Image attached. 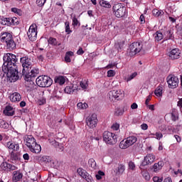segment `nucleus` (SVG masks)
Instances as JSON below:
<instances>
[{
  "instance_id": "1",
  "label": "nucleus",
  "mask_w": 182,
  "mask_h": 182,
  "mask_svg": "<svg viewBox=\"0 0 182 182\" xmlns=\"http://www.w3.org/2000/svg\"><path fill=\"white\" fill-rule=\"evenodd\" d=\"M4 64L2 65V71L11 80H18L19 79V72H18V58L16 55L12 53L4 54L3 57Z\"/></svg>"
},
{
  "instance_id": "2",
  "label": "nucleus",
  "mask_w": 182,
  "mask_h": 182,
  "mask_svg": "<svg viewBox=\"0 0 182 182\" xmlns=\"http://www.w3.org/2000/svg\"><path fill=\"white\" fill-rule=\"evenodd\" d=\"M20 62L23 66L22 76H24V80L30 85H35L33 80L39 75V69L32 67V60L28 57L21 58Z\"/></svg>"
},
{
  "instance_id": "3",
  "label": "nucleus",
  "mask_w": 182,
  "mask_h": 182,
  "mask_svg": "<svg viewBox=\"0 0 182 182\" xmlns=\"http://www.w3.org/2000/svg\"><path fill=\"white\" fill-rule=\"evenodd\" d=\"M112 12L116 18H124L127 15V9L123 4L118 3L112 6Z\"/></svg>"
},
{
  "instance_id": "4",
  "label": "nucleus",
  "mask_w": 182,
  "mask_h": 182,
  "mask_svg": "<svg viewBox=\"0 0 182 182\" xmlns=\"http://www.w3.org/2000/svg\"><path fill=\"white\" fill-rule=\"evenodd\" d=\"M36 83L39 87H50L53 80L48 75H40L36 78Z\"/></svg>"
},
{
  "instance_id": "5",
  "label": "nucleus",
  "mask_w": 182,
  "mask_h": 182,
  "mask_svg": "<svg viewBox=\"0 0 182 182\" xmlns=\"http://www.w3.org/2000/svg\"><path fill=\"white\" fill-rule=\"evenodd\" d=\"M103 140L107 143V144H116L117 143V135H115L114 133H112L109 131H105L103 133Z\"/></svg>"
},
{
  "instance_id": "6",
  "label": "nucleus",
  "mask_w": 182,
  "mask_h": 182,
  "mask_svg": "<svg viewBox=\"0 0 182 182\" xmlns=\"http://www.w3.org/2000/svg\"><path fill=\"white\" fill-rule=\"evenodd\" d=\"M137 141V137L135 136H128L127 139H123L120 143H119V149H129L130 146H133L134 143Z\"/></svg>"
},
{
  "instance_id": "7",
  "label": "nucleus",
  "mask_w": 182,
  "mask_h": 182,
  "mask_svg": "<svg viewBox=\"0 0 182 182\" xmlns=\"http://www.w3.org/2000/svg\"><path fill=\"white\" fill-rule=\"evenodd\" d=\"M143 48V45H141L140 43H132L127 49L128 53H129V56H134V55H137L141 49Z\"/></svg>"
},
{
  "instance_id": "8",
  "label": "nucleus",
  "mask_w": 182,
  "mask_h": 182,
  "mask_svg": "<svg viewBox=\"0 0 182 182\" xmlns=\"http://www.w3.org/2000/svg\"><path fill=\"white\" fill-rule=\"evenodd\" d=\"M154 160H156V156L152 154H147L142 161L139 168L142 170V168H144L146 166H150L153 164V163H154Z\"/></svg>"
},
{
  "instance_id": "9",
  "label": "nucleus",
  "mask_w": 182,
  "mask_h": 182,
  "mask_svg": "<svg viewBox=\"0 0 182 182\" xmlns=\"http://www.w3.org/2000/svg\"><path fill=\"white\" fill-rule=\"evenodd\" d=\"M97 114H92L86 119L87 126H88L90 129H95V127L97 126Z\"/></svg>"
},
{
  "instance_id": "10",
  "label": "nucleus",
  "mask_w": 182,
  "mask_h": 182,
  "mask_svg": "<svg viewBox=\"0 0 182 182\" xmlns=\"http://www.w3.org/2000/svg\"><path fill=\"white\" fill-rule=\"evenodd\" d=\"M36 28V24H32L27 32L28 39H30V41L32 42L36 41V36H38V31Z\"/></svg>"
},
{
  "instance_id": "11",
  "label": "nucleus",
  "mask_w": 182,
  "mask_h": 182,
  "mask_svg": "<svg viewBox=\"0 0 182 182\" xmlns=\"http://www.w3.org/2000/svg\"><path fill=\"white\" fill-rule=\"evenodd\" d=\"M166 80L170 89H176L178 86V77L175 75H168Z\"/></svg>"
},
{
  "instance_id": "12",
  "label": "nucleus",
  "mask_w": 182,
  "mask_h": 182,
  "mask_svg": "<svg viewBox=\"0 0 182 182\" xmlns=\"http://www.w3.org/2000/svg\"><path fill=\"white\" fill-rule=\"evenodd\" d=\"M35 160L41 164H48L52 161L50 157L48 156H36Z\"/></svg>"
},
{
  "instance_id": "13",
  "label": "nucleus",
  "mask_w": 182,
  "mask_h": 182,
  "mask_svg": "<svg viewBox=\"0 0 182 182\" xmlns=\"http://www.w3.org/2000/svg\"><path fill=\"white\" fill-rule=\"evenodd\" d=\"M168 57L169 59H171V60L179 59L180 50H178V48H173L171 51L168 53Z\"/></svg>"
},
{
  "instance_id": "14",
  "label": "nucleus",
  "mask_w": 182,
  "mask_h": 182,
  "mask_svg": "<svg viewBox=\"0 0 182 182\" xmlns=\"http://www.w3.org/2000/svg\"><path fill=\"white\" fill-rule=\"evenodd\" d=\"M26 145L28 149H31V147H33L35 144H36V139L32 135H29L26 138Z\"/></svg>"
},
{
  "instance_id": "15",
  "label": "nucleus",
  "mask_w": 182,
  "mask_h": 182,
  "mask_svg": "<svg viewBox=\"0 0 182 182\" xmlns=\"http://www.w3.org/2000/svg\"><path fill=\"white\" fill-rule=\"evenodd\" d=\"M0 38H1V42H5L6 43V42H8L14 38V37L12 36V34H11V33H8V32L1 33Z\"/></svg>"
},
{
  "instance_id": "16",
  "label": "nucleus",
  "mask_w": 182,
  "mask_h": 182,
  "mask_svg": "<svg viewBox=\"0 0 182 182\" xmlns=\"http://www.w3.org/2000/svg\"><path fill=\"white\" fill-rule=\"evenodd\" d=\"M76 90H77V86L73 84L68 85L64 89L65 93H67L68 95H72V93H74V92H76Z\"/></svg>"
},
{
  "instance_id": "17",
  "label": "nucleus",
  "mask_w": 182,
  "mask_h": 182,
  "mask_svg": "<svg viewBox=\"0 0 182 182\" xmlns=\"http://www.w3.org/2000/svg\"><path fill=\"white\" fill-rule=\"evenodd\" d=\"M164 166V162L163 161H160L158 163L154 164L151 169L154 171V173H157V171H160L161 168Z\"/></svg>"
},
{
  "instance_id": "18",
  "label": "nucleus",
  "mask_w": 182,
  "mask_h": 182,
  "mask_svg": "<svg viewBox=\"0 0 182 182\" xmlns=\"http://www.w3.org/2000/svg\"><path fill=\"white\" fill-rule=\"evenodd\" d=\"M126 170V166L124 164H118V167L114 170L116 176H122Z\"/></svg>"
},
{
  "instance_id": "19",
  "label": "nucleus",
  "mask_w": 182,
  "mask_h": 182,
  "mask_svg": "<svg viewBox=\"0 0 182 182\" xmlns=\"http://www.w3.org/2000/svg\"><path fill=\"white\" fill-rule=\"evenodd\" d=\"M11 102H21L22 96L19 92H14L9 96Z\"/></svg>"
},
{
  "instance_id": "20",
  "label": "nucleus",
  "mask_w": 182,
  "mask_h": 182,
  "mask_svg": "<svg viewBox=\"0 0 182 182\" xmlns=\"http://www.w3.org/2000/svg\"><path fill=\"white\" fill-rule=\"evenodd\" d=\"M23 177V174H22V173H21L19 171H14L13 172L12 180L14 182L20 181Z\"/></svg>"
},
{
  "instance_id": "21",
  "label": "nucleus",
  "mask_w": 182,
  "mask_h": 182,
  "mask_svg": "<svg viewBox=\"0 0 182 182\" xmlns=\"http://www.w3.org/2000/svg\"><path fill=\"white\" fill-rule=\"evenodd\" d=\"M6 147H8V149L10 150H13V151H18V150H19V144L9 141L6 144Z\"/></svg>"
},
{
  "instance_id": "22",
  "label": "nucleus",
  "mask_w": 182,
  "mask_h": 182,
  "mask_svg": "<svg viewBox=\"0 0 182 182\" xmlns=\"http://www.w3.org/2000/svg\"><path fill=\"white\" fill-rule=\"evenodd\" d=\"M55 83H58V85H65V82H66V77H63L62 75L56 76L54 78Z\"/></svg>"
},
{
  "instance_id": "23",
  "label": "nucleus",
  "mask_w": 182,
  "mask_h": 182,
  "mask_svg": "<svg viewBox=\"0 0 182 182\" xmlns=\"http://www.w3.org/2000/svg\"><path fill=\"white\" fill-rule=\"evenodd\" d=\"M4 113L6 116H14L15 114V110H14V107L11 106H6L4 110Z\"/></svg>"
},
{
  "instance_id": "24",
  "label": "nucleus",
  "mask_w": 182,
  "mask_h": 182,
  "mask_svg": "<svg viewBox=\"0 0 182 182\" xmlns=\"http://www.w3.org/2000/svg\"><path fill=\"white\" fill-rule=\"evenodd\" d=\"M29 150L32 153H36V154H38L40 151H42V148L41 147V145L36 142V144H34L33 146L29 148Z\"/></svg>"
},
{
  "instance_id": "25",
  "label": "nucleus",
  "mask_w": 182,
  "mask_h": 182,
  "mask_svg": "<svg viewBox=\"0 0 182 182\" xmlns=\"http://www.w3.org/2000/svg\"><path fill=\"white\" fill-rule=\"evenodd\" d=\"M124 41H117L114 44V48L117 49V52H122L124 46Z\"/></svg>"
},
{
  "instance_id": "26",
  "label": "nucleus",
  "mask_w": 182,
  "mask_h": 182,
  "mask_svg": "<svg viewBox=\"0 0 182 182\" xmlns=\"http://www.w3.org/2000/svg\"><path fill=\"white\" fill-rule=\"evenodd\" d=\"M0 23L1 25H7V26H11V25H12V18H2L0 19Z\"/></svg>"
},
{
  "instance_id": "27",
  "label": "nucleus",
  "mask_w": 182,
  "mask_h": 182,
  "mask_svg": "<svg viewBox=\"0 0 182 182\" xmlns=\"http://www.w3.org/2000/svg\"><path fill=\"white\" fill-rule=\"evenodd\" d=\"M127 106H124L123 108H117L114 112L115 116H123L124 112H127Z\"/></svg>"
},
{
  "instance_id": "28",
  "label": "nucleus",
  "mask_w": 182,
  "mask_h": 182,
  "mask_svg": "<svg viewBox=\"0 0 182 182\" xmlns=\"http://www.w3.org/2000/svg\"><path fill=\"white\" fill-rule=\"evenodd\" d=\"M6 48L9 50L15 49L16 48V43L14 41V38H11L9 41L6 42Z\"/></svg>"
},
{
  "instance_id": "29",
  "label": "nucleus",
  "mask_w": 182,
  "mask_h": 182,
  "mask_svg": "<svg viewBox=\"0 0 182 182\" xmlns=\"http://www.w3.org/2000/svg\"><path fill=\"white\" fill-rule=\"evenodd\" d=\"M73 55H74L73 52L68 51L65 55V62H66L67 63H70V62H72L70 57L73 56Z\"/></svg>"
},
{
  "instance_id": "30",
  "label": "nucleus",
  "mask_w": 182,
  "mask_h": 182,
  "mask_svg": "<svg viewBox=\"0 0 182 182\" xmlns=\"http://www.w3.org/2000/svg\"><path fill=\"white\" fill-rule=\"evenodd\" d=\"M109 95H112L113 97H114V99H119V97H120V95H122V90H113V91H110L109 92Z\"/></svg>"
},
{
  "instance_id": "31",
  "label": "nucleus",
  "mask_w": 182,
  "mask_h": 182,
  "mask_svg": "<svg viewBox=\"0 0 182 182\" xmlns=\"http://www.w3.org/2000/svg\"><path fill=\"white\" fill-rule=\"evenodd\" d=\"M152 14H153L154 16H156V17L163 16V15H164V11H163L162 10H159L157 9H154L152 11Z\"/></svg>"
},
{
  "instance_id": "32",
  "label": "nucleus",
  "mask_w": 182,
  "mask_h": 182,
  "mask_svg": "<svg viewBox=\"0 0 182 182\" xmlns=\"http://www.w3.org/2000/svg\"><path fill=\"white\" fill-rule=\"evenodd\" d=\"M100 6H102L103 8H108V9L112 8V5L110 4V3L105 0L100 1Z\"/></svg>"
},
{
  "instance_id": "33",
  "label": "nucleus",
  "mask_w": 182,
  "mask_h": 182,
  "mask_svg": "<svg viewBox=\"0 0 182 182\" xmlns=\"http://www.w3.org/2000/svg\"><path fill=\"white\" fill-rule=\"evenodd\" d=\"M154 36H155L156 41L158 42H160V41L163 39V33L160 32V31H156Z\"/></svg>"
},
{
  "instance_id": "34",
  "label": "nucleus",
  "mask_w": 182,
  "mask_h": 182,
  "mask_svg": "<svg viewBox=\"0 0 182 182\" xmlns=\"http://www.w3.org/2000/svg\"><path fill=\"white\" fill-rule=\"evenodd\" d=\"M54 146L57 149L58 151H63L65 147L63 146V144H60L58 141H55Z\"/></svg>"
},
{
  "instance_id": "35",
  "label": "nucleus",
  "mask_w": 182,
  "mask_h": 182,
  "mask_svg": "<svg viewBox=\"0 0 182 182\" xmlns=\"http://www.w3.org/2000/svg\"><path fill=\"white\" fill-rule=\"evenodd\" d=\"M82 178L86 180V181H87V182L93 181V178H92V176H90V174H89V173H87V172H85L84 173V176H82Z\"/></svg>"
},
{
  "instance_id": "36",
  "label": "nucleus",
  "mask_w": 182,
  "mask_h": 182,
  "mask_svg": "<svg viewBox=\"0 0 182 182\" xmlns=\"http://www.w3.org/2000/svg\"><path fill=\"white\" fill-rule=\"evenodd\" d=\"M154 93H155L156 96H157L158 97L163 96V88L158 87L155 90Z\"/></svg>"
},
{
  "instance_id": "37",
  "label": "nucleus",
  "mask_w": 182,
  "mask_h": 182,
  "mask_svg": "<svg viewBox=\"0 0 182 182\" xmlns=\"http://www.w3.org/2000/svg\"><path fill=\"white\" fill-rule=\"evenodd\" d=\"M77 106L78 109H81L82 110L89 107V105L86 102H78Z\"/></svg>"
},
{
  "instance_id": "38",
  "label": "nucleus",
  "mask_w": 182,
  "mask_h": 182,
  "mask_svg": "<svg viewBox=\"0 0 182 182\" xmlns=\"http://www.w3.org/2000/svg\"><path fill=\"white\" fill-rule=\"evenodd\" d=\"M10 159L11 160L14 161H16L18 160V154L14 152V151H12L11 153H10Z\"/></svg>"
},
{
  "instance_id": "39",
  "label": "nucleus",
  "mask_w": 182,
  "mask_h": 182,
  "mask_svg": "<svg viewBox=\"0 0 182 182\" xmlns=\"http://www.w3.org/2000/svg\"><path fill=\"white\" fill-rule=\"evenodd\" d=\"M88 164H89L90 167H91L94 170H96V167H97L96 166V161H95V159H89Z\"/></svg>"
},
{
  "instance_id": "40",
  "label": "nucleus",
  "mask_w": 182,
  "mask_h": 182,
  "mask_svg": "<svg viewBox=\"0 0 182 182\" xmlns=\"http://www.w3.org/2000/svg\"><path fill=\"white\" fill-rule=\"evenodd\" d=\"M97 180H102L105 177V172L102 171H98L97 173L95 175Z\"/></svg>"
},
{
  "instance_id": "41",
  "label": "nucleus",
  "mask_w": 182,
  "mask_h": 182,
  "mask_svg": "<svg viewBox=\"0 0 182 182\" xmlns=\"http://www.w3.org/2000/svg\"><path fill=\"white\" fill-rule=\"evenodd\" d=\"M65 32L69 35L70 33H72V31L70 30V23L69 21L65 22Z\"/></svg>"
},
{
  "instance_id": "42",
  "label": "nucleus",
  "mask_w": 182,
  "mask_h": 182,
  "mask_svg": "<svg viewBox=\"0 0 182 182\" xmlns=\"http://www.w3.org/2000/svg\"><path fill=\"white\" fill-rule=\"evenodd\" d=\"M136 76H137L136 72H134L132 74H131L130 75H128V77L126 79L127 82H130V80H133V79H134V77H136Z\"/></svg>"
},
{
  "instance_id": "43",
  "label": "nucleus",
  "mask_w": 182,
  "mask_h": 182,
  "mask_svg": "<svg viewBox=\"0 0 182 182\" xmlns=\"http://www.w3.org/2000/svg\"><path fill=\"white\" fill-rule=\"evenodd\" d=\"M11 12L17 14V15H19L20 16L22 15V10L17 8H11Z\"/></svg>"
},
{
  "instance_id": "44",
  "label": "nucleus",
  "mask_w": 182,
  "mask_h": 182,
  "mask_svg": "<svg viewBox=\"0 0 182 182\" xmlns=\"http://www.w3.org/2000/svg\"><path fill=\"white\" fill-rule=\"evenodd\" d=\"M9 164H8V162H3L1 164V168H2V170H9Z\"/></svg>"
},
{
  "instance_id": "45",
  "label": "nucleus",
  "mask_w": 182,
  "mask_h": 182,
  "mask_svg": "<svg viewBox=\"0 0 182 182\" xmlns=\"http://www.w3.org/2000/svg\"><path fill=\"white\" fill-rule=\"evenodd\" d=\"M77 173L81 177H83L85 176V173H87L86 171L83 170L82 168H78L77 170Z\"/></svg>"
},
{
  "instance_id": "46",
  "label": "nucleus",
  "mask_w": 182,
  "mask_h": 182,
  "mask_svg": "<svg viewBox=\"0 0 182 182\" xmlns=\"http://www.w3.org/2000/svg\"><path fill=\"white\" fill-rule=\"evenodd\" d=\"M48 42L49 45H53L54 46H55V45H57L56 38H50L48 40Z\"/></svg>"
},
{
  "instance_id": "47",
  "label": "nucleus",
  "mask_w": 182,
  "mask_h": 182,
  "mask_svg": "<svg viewBox=\"0 0 182 182\" xmlns=\"http://www.w3.org/2000/svg\"><path fill=\"white\" fill-rule=\"evenodd\" d=\"M46 2V0H36V4L38 6H43L45 5V3Z\"/></svg>"
},
{
  "instance_id": "48",
  "label": "nucleus",
  "mask_w": 182,
  "mask_h": 182,
  "mask_svg": "<svg viewBox=\"0 0 182 182\" xmlns=\"http://www.w3.org/2000/svg\"><path fill=\"white\" fill-rule=\"evenodd\" d=\"M171 120H173V122H176V120L178 119V116H177V114H176V112H172L171 114Z\"/></svg>"
},
{
  "instance_id": "49",
  "label": "nucleus",
  "mask_w": 182,
  "mask_h": 182,
  "mask_svg": "<svg viewBox=\"0 0 182 182\" xmlns=\"http://www.w3.org/2000/svg\"><path fill=\"white\" fill-rule=\"evenodd\" d=\"M142 176H143L144 178H145V180H146V181H149L150 180V174L148 172H144L142 173Z\"/></svg>"
},
{
  "instance_id": "50",
  "label": "nucleus",
  "mask_w": 182,
  "mask_h": 182,
  "mask_svg": "<svg viewBox=\"0 0 182 182\" xmlns=\"http://www.w3.org/2000/svg\"><path fill=\"white\" fill-rule=\"evenodd\" d=\"M73 25L74 26H77V25L80 26V23H79V21H77V18L76 17H74L73 19Z\"/></svg>"
},
{
  "instance_id": "51",
  "label": "nucleus",
  "mask_w": 182,
  "mask_h": 182,
  "mask_svg": "<svg viewBox=\"0 0 182 182\" xmlns=\"http://www.w3.org/2000/svg\"><path fill=\"white\" fill-rule=\"evenodd\" d=\"M107 76H108V77H113V76H114V70H108Z\"/></svg>"
},
{
  "instance_id": "52",
  "label": "nucleus",
  "mask_w": 182,
  "mask_h": 182,
  "mask_svg": "<svg viewBox=\"0 0 182 182\" xmlns=\"http://www.w3.org/2000/svg\"><path fill=\"white\" fill-rule=\"evenodd\" d=\"M0 127L6 129V123L3 119H0Z\"/></svg>"
},
{
  "instance_id": "53",
  "label": "nucleus",
  "mask_w": 182,
  "mask_h": 182,
  "mask_svg": "<svg viewBox=\"0 0 182 182\" xmlns=\"http://www.w3.org/2000/svg\"><path fill=\"white\" fill-rule=\"evenodd\" d=\"M129 167L131 170H134L136 168V165L134 164V162L133 161H129Z\"/></svg>"
},
{
  "instance_id": "54",
  "label": "nucleus",
  "mask_w": 182,
  "mask_h": 182,
  "mask_svg": "<svg viewBox=\"0 0 182 182\" xmlns=\"http://www.w3.org/2000/svg\"><path fill=\"white\" fill-rule=\"evenodd\" d=\"M153 181L154 182H161V181H163V178H159L158 176H154L153 178Z\"/></svg>"
},
{
  "instance_id": "55",
  "label": "nucleus",
  "mask_w": 182,
  "mask_h": 182,
  "mask_svg": "<svg viewBox=\"0 0 182 182\" xmlns=\"http://www.w3.org/2000/svg\"><path fill=\"white\" fill-rule=\"evenodd\" d=\"M120 127V125L117 123H115L112 126V130H119V128Z\"/></svg>"
},
{
  "instance_id": "56",
  "label": "nucleus",
  "mask_w": 182,
  "mask_h": 182,
  "mask_svg": "<svg viewBox=\"0 0 182 182\" xmlns=\"http://www.w3.org/2000/svg\"><path fill=\"white\" fill-rule=\"evenodd\" d=\"M177 106L180 108V111L182 113V98H180L178 103H177Z\"/></svg>"
},
{
  "instance_id": "57",
  "label": "nucleus",
  "mask_w": 182,
  "mask_h": 182,
  "mask_svg": "<svg viewBox=\"0 0 182 182\" xmlns=\"http://www.w3.org/2000/svg\"><path fill=\"white\" fill-rule=\"evenodd\" d=\"M155 136H156V139L158 140H160V139H162L163 138V134L161 133H159V132H156Z\"/></svg>"
},
{
  "instance_id": "58",
  "label": "nucleus",
  "mask_w": 182,
  "mask_h": 182,
  "mask_svg": "<svg viewBox=\"0 0 182 182\" xmlns=\"http://www.w3.org/2000/svg\"><path fill=\"white\" fill-rule=\"evenodd\" d=\"M9 170L14 171V170H16V166L9 164Z\"/></svg>"
},
{
  "instance_id": "59",
  "label": "nucleus",
  "mask_w": 182,
  "mask_h": 182,
  "mask_svg": "<svg viewBox=\"0 0 182 182\" xmlns=\"http://www.w3.org/2000/svg\"><path fill=\"white\" fill-rule=\"evenodd\" d=\"M83 53H85V51L83 50V48L80 47L77 51V55H83Z\"/></svg>"
},
{
  "instance_id": "60",
  "label": "nucleus",
  "mask_w": 182,
  "mask_h": 182,
  "mask_svg": "<svg viewBox=\"0 0 182 182\" xmlns=\"http://www.w3.org/2000/svg\"><path fill=\"white\" fill-rule=\"evenodd\" d=\"M166 35L168 37V39H171L173 38V34L171 33V30H168L166 31Z\"/></svg>"
},
{
  "instance_id": "61",
  "label": "nucleus",
  "mask_w": 182,
  "mask_h": 182,
  "mask_svg": "<svg viewBox=\"0 0 182 182\" xmlns=\"http://www.w3.org/2000/svg\"><path fill=\"white\" fill-rule=\"evenodd\" d=\"M141 129H142V130H147V129H149V125H147V124H142L141 125Z\"/></svg>"
},
{
  "instance_id": "62",
  "label": "nucleus",
  "mask_w": 182,
  "mask_h": 182,
  "mask_svg": "<svg viewBox=\"0 0 182 182\" xmlns=\"http://www.w3.org/2000/svg\"><path fill=\"white\" fill-rule=\"evenodd\" d=\"M140 21L141 23H144L146 21L144 20V15L141 14L139 17Z\"/></svg>"
},
{
  "instance_id": "63",
  "label": "nucleus",
  "mask_w": 182,
  "mask_h": 182,
  "mask_svg": "<svg viewBox=\"0 0 182 182\" xmlns=\"http://www.w3.org/2000/svg\"><path fill=\"white\" fill-rule=\"evenodd\" d=\"M137 107H139V106L137 105V104H136V102H134V103L131 105V109H137Z\"/></svg>"
},
{
  "instance_id": "64",
  "label": "nucleus",
  "mask_w": 182,
  "mask_h": 182,
  "mask_svg": "<svg viewBox=\"0 0 182 182\" xmlns=\"http://www.w3.org/2000/svg\"><path fill=\"white\" fill-rule=\"evenodd\" d=\"M23 159L24 160H29V154H24L23 155Z\"/></svg>"
}]
</instances>
